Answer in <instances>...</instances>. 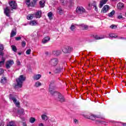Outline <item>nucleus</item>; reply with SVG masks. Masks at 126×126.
Returning <instances> with one entry per match:
<instances>
[{"mask_svg":"<svg viewBox=\"0 0 126 126\" xmlns=\"http://www.w3.org/2000/svg\"><path fill=\"white\" fill-rule=\"evenodd\" d=\"M110 9V6L108 5H105L101 9V13H106Z\"/></svg>","mask_w":126,"mask_h":126,"instance_id":"10","label":"nucleus"},{"mask_svg":"<svg viewBox=\"0 0 126 126\" xmlns=\"http://www.w3.org/2000/svg\"><path fill=\"white\" fill-rule=\"evenodd\" d=\"M1 60H2L0 62V67L4 64V62H5V59H4V58L2 57Z\"/></svg>","mask_w":126,"mask_h":126,"instance_id":"25","label":"nucleus"},{"mask_svg":"<svg viewBox=\"0 0 126 126\" xmlns=\"http://www.w3.org/2000/svg\"><path fill=\"white\" fill-rule=\"evenodd\" d=\"M114 14H115V10H112V12L108 14V16H109V17H112Z\"/></svg>","mask_w":126,"mask_h":126,"instance_id":"32","label":"nucleus"},{"mask_svg":"<svg viewBox=\"0 0 126 126\" xmlns=\"http://www.w3.org/2000/svg\"><path fill=\"white\" fill-rule=\"evenodd\" d=\"M14 64V62L13 61V60H10L7 61L5 63L6 68H7V69H9V68L11 67H12Z\"/></svg>","mask_w":126,"mask_h":126,"instance_id":"4","label":"nucleus"},{"mask_svg":"<svg viewBox=\"0 0 126 126\" xmlns=\"http://www.w3.org/2000/svg\"><path fill=\"white\" fill-rule=\"evenodd\" d=\"M124 6H125V5H124V3H119L117 4V8L118 9L122 10V9H123V8H124Z\"/></svg>","mask_w":126,"mask_h":126,"instance_id":"18","label":"nucleus"},{"mask_svg":"<svg viewBox=\"0 0 126 126\" xmlns=\"http://www.w3.org/2000/svg\"><path fill=\"white\" fill-rule=\"evenodd\" d=\"M0 82L3 84H4V83H6V82H7V80H6V78L4 77H2Z\"/></svg>","mask_w":126,"mask_h":126,"instance_id":"24","label":"nucleus"},{"mask_svg":"<svg viewBox=\"0 0 126 126\" xmlns=\"http://www.w3.org/2000/svg\"><path fill=\"white\" fill-rule=\"evenodd\" d=\"M34 17V15L33 14H29L27 17V18L28 20H31Z\"/></svg>","mask_w":126,"mask_h":126,"instance_id":"27","label":"nucleus"},{"mask_svg":"<svg viewBox=\"0 0 126 126\" xmlns=\"http://www.w3.org/2000/svg\"><path fill=\"white\" fill-rule=\"evenodd\" d=\"M62 51L65 54H68V53H70V47L66 46L63 49Z\"/></svg>","mask_w":126,"mask_h":126,"instance_id":"11","label":"nucleus"},{"mask_svg":"<svg viewBox=\"0 0 126 126\" xmlns=\"http://www.w3.org/2000/svg\"><path fill=\"white\" fill-rule=\"evenodd\" d=\"M70 30H71V31H74V29H75V26L73 24H72L70 28Z\"/></svg>","mask_w":126,"mask_h":126,"instance_id":"35","label":"nucleus"},{"mask_svg":"<svg viewBox=\"0 0 126 126\" xmlns=\"http://www.w3.org/2000/svg\"><path fill=\"white\" fill-rule=\"evenodd\" d=\"M96 118H98V117H97V116H94V115H91L89 117V119H90V120H92L93 121H94V120H95V119Z\"/></svg>","mask_w":126,"mask_h":126,"instance_id":"29","label":"nucleus"},{"mask_svg":"<svg viewBox=\"0 0 126 126\" xmlns=\"http://www.w3.org/2000/svg\"><path fill=\"white\" fill-rule=\"evenodd\" d=\"M53 1L55 2L54 3H53V4H57V3H58V1L57 0L54 1V0H53Z\"/></svg>","mask_w":126,"mask_h":126,"instance_id":"49","label":"nucleus"},{"mask_svg":"<svg viewBox=\"0 0 126 126\" xmlns=\"http://www.w3.org/2000/svg\"><path fill=\"white\" fill-rule=\"evenodd\" d=\"M16 35V32L12 31L10 34V37H14Z\"/></svg>","mask_w":126,"mask_h":126,"instance_id":"33","label":"nucleus"},{"mask_svg":"<svg viewBox=\"0 0 126 126\" xmlns=\"http://www.w3.org/2000/svg\"><path fill=\"white\" fill-rule=\"evenodd\" d=\"M17 65H20V64H21V63H20V61H17Z\"/></svg>","mask_w":126,"mask_h":126,"instance_id":"46","label":"nucleus"},{"mask_svg":"<svg viewBox=\"0 0 126 126\" xmlns=\"http://www.w3.org/2000/svg\"><path fill=\"white\" fill-rule=\"evenodd\" d=\"M4 125V123H2V124H1V125H0V126H1V125L3 126Z\"/></svg>","mask_w":126,"mask_h":126,"instance_id":"55","label":"nucleus"},{"mask_svg":"<svg viewBox=\"0 0 126 126\" xmlns=\"http://www.w3.org/2000/svg\"><path fill=\"white\" fill-rule=\"evenodd\" d=\"M23 121H24V120H25V118H23Z\"/></svg>","mask_w":126,"mask_h":126,"instance_id":"58","label":"nucleus"},{"mask_svg":"<svg viewBox=\"0 0 126 126\" xmlns=\"http://www.w3.org/2000/svg\"><path fill=\"white\" fill-rule=\"evenodd\" d=\"M101 124H102V125H104V126H107V123L104 121H101Z\"/></svg>","mask_w":126,"mask_h":126,"instance_id":"45","label":"nucleus"},{"mask_svg":"<svg viewBox=\"0 0 126 126\" xmlns=\"http://www.w3.org/2000/svg\"><path fill=\"white\" fill-rule=\"evenodd\" d=\"M41 85L42 83L39 81H37L34 84V86L35 87H39V86H41Z\"/></svg>","mask_w":126,"mask_h":126,"instance_id":"28","label":"nucleus"},{"mask_svg":"<svg viewBox=\"0 0 126 126\" xmlns=\"http://www.w3.org/2000/svg\"><path fill=\"white\" fill-rule=\"evenodd\" d=\"M94 38L95 39H96V40H100V39H103L104 37H98V36L97 35H95Z\"/></svg>","mask_w":126,"mask_h":126,"instance_id":"38","label":"nucleus"},{"mask_svg":"<svg viewBox=\"0 0 126 126\" xmlns=\"http://www.w3.org/2000/svg\"><path fill=\"white\" fill-rule=\"evenodd\" d=\"M109 123H111V124H113V123H115V121H110L109 122Z\"/></svg>","mask_w":126,"mask_h":126,"instance_id":"53","label":"nucleus"},{"mask_svg":"<svg viewBox=\"0 0 126 126\" xmlns=\"http://www.w3.org/2000/svg\"><path fill=\"white\" fill-rule=\"evenodd\" d=\"M41 14H42V12L41 11H38L35 14V17L36 18H40L41 17Z\"/></svg>","mask_w":126,"mask_h":126,"instance_id":"21","label":"nucleus"},{"mask_svg":"<svg viewBox=\"0 0 126 126\" xmlns=\"http://www.w3.org/2000/svg\"><path fill=\"white\" fill-rule=\"evenodd\" d=\"M48 16L50 20H52L53 19V13L52 12H49L48 14Z\"/></svg>","mask_w":126,"mask_h":126,"instance_id":"30","label":"nucleus"},{"mask_svg":"<svg viewBox=\"0 0 126 126\" xmlns=\"http://www.w3.org/2000/svg\"><path fill=\"white\" fill-rule=\"evenodd\" d=\"M41 119L43 121H48V116L47 114L45 113L41 115Z\"/></svg>","mask_w":126,"mask_h":126,"instance_id":"19","label":"nucleus"},{"mask_svg":"<svg viewBox=\"0 0 126 126\" xmlns=\"http://www.w3.org/2000/svg\"><path fill=\"white\" fill-rule=\"evenodd\" d=\"M18 55H19L20 56V55H21V53H19Z\"/></svg>","mask_w":126,"mask_h":126,"instance_id":"57","label":"nucleus"},{"mask_svg":"<svg viewBox=\"0 0 126 126\" xmlns=\"http://www.w3.org/2000/svg\"><path fill=\"white\" fill-rule=\"evenodd\" d=\"M3 53L2 52H1V51H0V57L1 56H3Z\"/></svg>","mask_w":126,"mask_h":126,"instance_id":"52","label":"nucleus"},{"mask_svg":"<svg viewBox=\"0 0 126 126\" xmlns=\"http://www.w3.org/2000/svg\"><path fill=\"white\" fill-rule=\"evenodd\" d=\"M58 63H59V59L57 58H52L48 61V64L52 67L57 66Z\"/></svg>","mask_w":126,"mask_h":126,"instance_id":"3","label":"nucleus"},{"mask_svg":"<svg viewBox=\"0 0 126 126\" xmlns=\"http://www.w3.org/2000/svg\"><path fill=\"white\" fill-rule=\"evenodd\" d=\"M29 25H31V26H36L38 25V21L36 20H32L29 22Z\"/></svg>","mask_w":126,"mask_h":126,"instance_id":"12","label":"nucleus"},{"mask_svg":"<svg viewBox=\"0 0 126 126\" xmlns=\"http://www.w3.org/2000/svg\"><path fill=\"white\" fill-rule=\"evenodd\" d=\"M25 46H26V42H25L24 41H22V46L24 47H25Z\"/></svg>","mask_w":126,"mask_h":126,"instance_id":"40","label":"nucleus"},{"mask_svg":"<svg viewBox=\"0 0 126 126\" xmlns=\"http://www.w3.org/2000/svg\"><path fill=\"white\" fill-rule=\"evenodd\" d=\"M57 12L58 13H59V14H63V9H62V7H59L57 9Z\"/></svg>","mask_w":126,"mask_h":126,"instance_id":"23","label":"nucleus"},{"mask_svg":"<svg viewBox=\"0 0 126 126\" xmlns=\"http://www.w3.org/2000/svg\"><path fill=\"white\" fill-rule=\"evenodd\" d=\"M39 4H40V7H44V6H45V0H41L39 2Z\"/></svg>","mask_w":126,"mask_h":126,"instance_id":"26","label":"nucleus"},{"mask_svg":"<svg viewBox=\"0 0 126 126\" xmlns=\"http://www.w3.org/2000/svg\"><path fill=\"white\" fill-rule=\"evenodd\" d=\"M108 0H101L99 5V8H102V7H103V4H106Z\"/></svg>","mask_w":126,"mask_h":126,"instance_id":"13","label":"nucleus"},{"mask_svg":"<svg viewBox=\"0 0 126 126\" xmlns=\"http://www.w3.org/2000/svg\"><path fill=\"white\" fill-rule=\"evenodd\" d=\"M18 114L20 115V116H22L25 115V113H24V109H21L18 110Z\"/></svg>","mask_w":126,"mask_h":126,"instance_id":"17","label":"nucleus"},{"mask_svg":"<svg viewBox=\"0 0 126 126\" xmlns=\"http://www.w3.org/2000/svg\"><path fill=\"white\" fill-rule=\"evenodd\" d=\"M76 12L79 14H82L85 12V9L83 7H78L76 9Z\"/></svg>","mask_w":126,"mask_h":126,"instance_id":"8","label":"nucleus"},{"mask_svg":"<svg viewBox=\"0 0 126 126\" xmlns=\"http://www.w3.org/2000/svg\"><path fill=\"white\" fill-rule=\"evenodd\" d=\"M49 73L51 74V72H50Z\"/></svg>","mask_w":126,"mask_h":126,"instance_id":"59","label":"nucleus"},{"mask_svg":"<svg viewBox=\"0 0 126 126\" xmlns=\"http://www.w3.org/2000/svg\"><path fill=\"white\" fill-rule=\"evenodd\" d=\"M60 0L61 1V3H62V4L63 5H64V0Z\"/></svg>","mask_w":126,"mask_h":126,"instance_id":"48","label":"nucleus"},{"mask_svg":"<svg viewBox=\"0 0 126 126\" xmlns=\"http://www.w3.org/2000/svg\"><path fill=\"white\" fill-rule=\"evenodd\" d=\"M54 90H55V86H54V84L50 83L49 85V92L51 95H52V96H57V100L60 101V102H61V103L65 102V99H64V97L63 96V95L58 92L54 91Z\"/></svg>","mask_w":126,"mask_h":126,"instance_id":"1","label":"nucleus"},{"mask_svg":"<svg viewBox=\"0 0 126 126\" xmlns=\"http://www.w3.org/2000/svg\"><path fill=\"white\" fill-rule=\"evenodd\" d=\"M4 72V70L1 68H0V75H1L2 73Z\"/></svg>","mask_w":126,"mask_h":126,"instance_id":"41","label":"nucleus"},{"mask_svg":"<svg viewBox=\"0 0 126 126\" xmlns=\"http://www.w3.org/2000/svg\"><path fill=\"white\" fill-rule=\"evenodd\" d=\"M1 51H3V45H0V52H1Z\"/></svg>","mask_w":126,"mask_h":126,"instance_id":"42","label":"nucleus"},{"mask_svg":"<svg viewBox=\"0 0 126 126\" xmlns=\"http://www.w3.org/2000/svg\"><path fill=\"white\" fill-rule=\"evenodd\" d=\"M74 123L75 124H78V120L77 119H74Z\"/></svg>","mask_w":126,"mask_h":126,"instance_id":"47","label":"nucleus"},{"mask_svg":"<svg viewBox=\"0 0 126 126\" xmlns=\"http://www.w3.org/2000/svg\"><path fill=\"white\" fill-rule=\"evenodd\" d=\"M26 54H27V55H30V54H31V49H28L26 52Z\"/></svg>","mask_w":126,"mask_h":126,"instance_id":"36","label":"nucleus"},{"mask_svg":"<svg viewBox=\"0 0 126 126\" xmlns=\"http://www.w3.org/2000/svg\"><path fill=\"white\" fill-rule=\"evenodd\" d=\"M9 99H10V100H12L14 104L16 105V107H19L20 105L19 101H18V100H17L15 97H12V95H10Z\"/></svg>","mask_w":126,"mask_h":126,"instance_id":"5","label":"nucleus"},{"mask_svg":"<svg viewBox=\"0 0 126 126\" xmlns=\"http://www.w3.org/2000/svg\"><path fill=\"white\" fill-rule=\"evenodd\" d=\"M11 48H12V50L13 52H17V49L16 48V46H15V45H11Z\"/></svg>","mask_w":126,"mask_h":126,"instance_id":"31","label":"nucleus"},{"mask_svg":"<svg viewBox=\"0 0 126 126\" xmlns=\"http://www.w3.org/2000/svg\"><path fill=\"white\" fill-rule=\"evenodd\" d=\"M10 10H11V8H10L9 7H6L4 9V13L8 17L10 16Z\"/></svg>","mask_w":126,"mask_h":126,"instance_id":"9","label":"nucleus"},{"mask_svg":"<svg viewBox=\"0 0 126 126\" xmlns=\"http://www.w3.org/2000/svg\"><path fill=\"white\" fill-rule=\"evenodd\" d=\"M9 4L11 7V10H12V9H16V8H17V3L15 1H11L9 2Z\"/></svg>","mask_w":126,"mask_h":126,"instance_id":"6","label":"nucleus"},{"mask_svg":"<svg viewBox=\"0 0 126 126\" xmlns=\"http://www.w3.org/2000/svg\"><path fill=\"white\" fill-rule=\"evenodd\" d=\"M38 126H44V124H43V123H40V124L38 125Z\"/></svg>","mask_w":126,"mask_h":126,"instance_id":"51","label":"nucleus"},{"mask_svg":"<svg viewBox=\"0 0 126 126\" xmlns=\"http://www.w3.org/2000/svg\"><path fill=\"white\" fill-rule=\"evenodd\" d=\"M15 40H16V41H20V40H21V37H15Z\"/></svg>","mask_w":126,"mask_h":126,"instance_id":"43","label":"nucleus"},{"mask_svg":"<svg viewBox=\"0 0 126 126\" xmlns=\"http://www.w3.org/2000/svg\"><path fill=\"white\" fill-rule=\"evenodd\" d=\"M42 77V75L41 74H36L34 75L33 77V78L34 79V80H39V79H40V78H41Z\"/></svg>","mask_w":126,"mask_h":126,"instance_id":"15","label":"nucleus"},{"mask_svg":"<svg viewBox=\"0 0 126 126\" xmlns=\"http://www.w3.org/2000/svg\"><path fill=\"white\" fill-rule=\"evenodd\" d=\"M61 54H62V51H61V50H55L53 52V54L54 56H60Z\"/></svg>","mask_w":126,"mask_h":126,"instance_id":"16","label":"nucleus"},{"mask_svg":"<svg viewBox=\"0 0 126 126\" xmlns=\"http://www.w3.org/2000/svg\"><path fill=\"white\" fill-rule=\"evenodd\" d=\"M123 126H126V124H123Z\"/></svg>","mask_w":126,"mask_h":126,"instance_id":"56","label":"nucleus"},{"mask_svg":"<svg viewBox=\"0 0 126 126\" xmlns=\"http://www.w3.org/2000/svg\"><path fill=\"white\" fill-rule=\"evenodd\" d=\"M37 0H33L32 2H30V0H26V3L28 6H35Z\"/></svg>","mask_w":126,"mask_h":126,"instance_id":"7","label":"nucleus"},{"mask_svg":"<svg viewBox=\"0 0 126 126\" xmlns=\"http://www.w3.org/2000/svg\"><path fill=\"white\" fill-rule=\"evenodd\" d=\"M109 36L111 38H117V37H118L115 33H110Z\"/></svg>","mask_w":126,"mask_h":126,"instance_id":"34","label":"nucleus"},{"mask_svg":"<svg viewBox=\"0 0 126 126\" xmlns=\"http://www.w3.org/2000/svg\"><path fill=\"white\" fill-rule=\"evenodd\" d=\"M118 19H122V18H123V15H122V14L118 15Z\"/></svg>","mask_w":126,"mask_h":126,"instance_id":"44","label":"nucleus"},{"mask_svg":"<svg viewBox=\"0 0 126 126\" xmlns=\"http://www.w3.org/2000/svg\"><path fill=\"white\" fill-rule=\"evenodd\" d=\"M50 39H51V38L49 36L45 37L42 39V44H46V43H48V42H49V41H50Z\"/></svg>","mask_w":126,"mask_h":126,"instance_id":"14","label":"nucleus"},{"mask_svg":"<svg viewBox=\"0 0 126 126\" xmlns=\"http://www.w3.org/2000/svg\"><path fill=\"white\" fill-rule=\"evenodd\" d=\"M25 76L24 75H21L19 78L16 79L17 84L15 86V88H22V85L23 84V82L25 81L26 79Z\"/></svg>","mask_w":126,"mask_h":126,"instance_id":"2","label":"nucleus"},{"mask_svg":"<svg viewBox=\"0 0 126 126\" xmlns=\"http://www.w3.org/2000/svg\"><path fill=\"white\" fill-rule=\"evenodd\" d=\"M63 69V67L61 65L56 68V72H61Z\"/></svg>","mask_w":126,"mask_h":126,"instance_id":"20","label":"nucleus"},{"mask_svg":"<svg viewBox=\"0 0 126 126\" xmlns=\"http://www.w3.org/2000/svg\"><path fill=\"white\" fill-rule=\"evenodd\" d=\"M35 122H36V119H35V118L31 117L29 119V123H30L31 124H34V123H35Z\"/></svg>","mask_w":126,"mask_h":126,"instance_id":"22","label":"nucleus"},{"mask_svg":"<svg viewBox=\"0 0 126 126\" xmlns=\"http://www.w3.org/2000/svg\"><path fill=\"white\" fill-rule=\"evenodd\" d=\"M110 28L111 29H116V28H117V26L115 25H112L110 26Z\"/></svg>","mask_w":126,"mask_h":126,"instance_id":"39","label":"nucleus"},{"mask_svg":"<svg viewBox=\"0 0 126 126\" xmlns=\"http://www.w3.org/2000/svg\"><path fill=\"white\" fill-rule=\"evenodd\" d=\"M23 125L24 126H26V123H23Z\"/></svg>","mask_w":126,"mask_h":126,"instance_id":"54","label":"nucleus"},{"mask_svg":"<svg viewBox=\"0 0 126 126\" xmlns=\"http://www.w3.org/2000/svg\"><path fill=\"white\" fill-rule=\"evenodd\" d=\"M94 9L95 10V11H98V8H97V6H94Z\"/></svg>","mask_w":126,"mask_h":126,"instance_id":"50","label":"nucleus"},{"mask_svg":"<svg viewBox=\"0 0 126 126\" xmlns=\"http://www.w3.org/2000/svg\"><path fill=\"white\" fill-rule=\"evenodd\" d=\"M82 27L83 29H84L85 30H87V29H88V26L83 25Z\"/></svg>","mask_w":126,"mask_h":126,"instance_id":"37","label":"nucleus"}]
</instances>
